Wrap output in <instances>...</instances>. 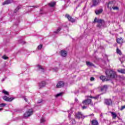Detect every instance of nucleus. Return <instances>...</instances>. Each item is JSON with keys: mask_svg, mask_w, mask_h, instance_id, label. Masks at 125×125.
<instances>
[{"mask_svg": "<svg viewBox=\"0 0 125 125\" xmlns=\"http://www.w3.org/2000/svg\"><path fill=\"white\" fill-rule=\"evenodd\" d=\"M2 93H4V94H6V95H8L9 94L8 92L6 91L5 90H3Z\"/></svg>", "mask_w": 125, "mask_h": 125, "instance_id": "28", "label": "nucleus"}, {"mask_svg": "<svg viewBox=\"0 0 125 125\" xmlns=\"http://www.w3.org/2000/svg\"><path fill=\"white\" fill-rule=\"evenodd\" d=\"M42 100H41L40 101H38V103L40 104L42 103Z\"/></svg>", "mask_w": 125, "mask_h": 125, "instance_id": "42", "label": "nucleus"}, {"mask_svg": "<svg viewBox=\"0 0 125 125\" xmlns=\"http://www.w3.org/2000/svg\"><path fill=\"white\" fill-rule=\"evenodd\" d=\"M112 116V119H113L114 120H115L116 119V118H117V117H118V116L117 115V114L115 112H110Z\"/></svg>", "mask_w": 125, "mask_h": 125, "instance_id": "14", "label": "nucleus"}, {"mask_svg": "<svg viewBox=\"0 0 125 125\" xmlns=\"http://www.w3.org/2000/svg\"><path fill=\"white\" fill-rule=\"evenodd\" d=\"M120 61H121V63H123V61H125V57H123L122 58L119 59Z\"/></svg>", "mask_w": 125, "mask_h": 125, "instance_id": "26", "label": "nucleus"}, {"mask_svg": "<svg viewBox=\"0 0 125 125\" xmlns=\"http://www.w3.org/2000/svg\"><path fill=\"white\" fill-rule=\"evenodd\" d=\"M3 99L5 101H7L8 102H11V101H12V100H13L14 99V98H9V97H7L6 96H4L3 97Z\"/></svg>", "mask_w": 125, "mask_h": 125, "instance_id": "6", "label": "nucleus"}, {"mask_svg": "<svg viewBox=\"0 0 125 125\" xmlns=\"http://www.w3.org/2000/svg\"><path fill=\"white\" fill-rule=\"evenodd\" d=\"M65 18H67V19H68V21H70V22H72V23L76 22V20L74 19L68 14H66V15H65Z\"/></svg>", "mask_w": 125, "mask_h": 125, "instance_id": "5", "label": "nucleus"}, {"mask_svg": "<svg viewBox=\"0 0 125 125\" xmlns=\"http://www.w3.org/2000/svg\"><path fill=\"white\" fill-rule=\"evenodd\" d=\"M2 58H3V59H4V60H6V59H7L8 58V57H7L5 56H3L2 57Z\"/></svg>", "mask_w": 125, "mask_h": 125, "instance_id": "33", "label": "nucleus"}, {"mask_svg": "<svg viewBox=\"0 0 125 125\" xmlns=\"http://www.w3.org/2000/svg\"><path fill=\"white\" fill-rule=\"evenodd\" d=\"M33 113L34 111L33 110V109H29L24 113L23 117L24 118H29V117L32 116Z\"/></svg>", "mask_w": 125, "mask_h": 125, "instance_id": "3", "label": "nucleus"}, {"mask_svg": "<svg viewBox=\"0 0 125 125\" xmlns=\"http://www.w3.org/2000/svg\"><path fill=\"white\" fill-rule=\"evenodd\" d=\"M68 0V1H69V0Z\"/></svg>", "mask_w": 125, "mask_h": 125, "instance_id": "51", "label": "nucleus"}, {"mask_svg": "<svg viewBox=\"0 0 125 125\" xmlns=\"http://www.w3.org/2000/svg\"><path fill=\"white\" fill-rule=\"evenodd\" d=\"M117 42L118 43H123V39L122 38H119L117 39Z\"/></svg>", "mask_w": 125, "mask_h": 125, "instance_id": "20", "label": "nucleus"}, {"mask_svg": "<svg viewBox=\"0 0 125 125\" xmlns=\"http://www.w3.org/2000/svg\"><path fill=\"white\" fill-rule=\"evenodd\" d=\"M105 74L106 75V78L104 76H101L100 78V79L103 82H105L107 81H110L111 79H115L117 77L116 74V72L113 71L112 70H107L105 71Z\"/></svg>", "mask_w": 125, "mask_h": 125, "instance_id": "1", "label": "nucleus"}, {"mask_svg": "<svg viewBox=\"0 0 125 125\" xmlns=\"http://www.w3.org/2000/svg\"><path fill=\"white\" fill-rule=\"evenodd\" d=\"M9 3H11L10 0H6L2 3V5H5V4H9Z\"/></svg>", "mask_w": 125, "mask_h": 125, "instance_id": "16", "label": "nucleus"}, {"mask_svg": "<svg viewBox=\"0 0 125 125\" xmlns=\"http://www.w3.org/2000/svg\"><path fill=\"white\" fill-rule=\"evenodd\" d=\"M107 86L106 85H104L101 88V90L102 91H103V90H107Z\"/></svg>", "mask_w": 125, "mask_h": 125, "instance_id": "17", "label": "nucleus"}, {"mask_svg": "<svg viewBox=\"0 0 125 125\" xmlns=\"http://www.w3.org/2000/svg\"><path fill=\"white\" fill-rule=\"evenodd\" d=\"M42 44L39 45L38 47V49H42Z\"/></svg>", "mask_w": 125, "mask_h": 125, "instance_id": "32", "label": "nucleus"}, {"mask_svg": "<svg viewBox=\"0 0 125 125\" xmlns=\"http://www.w3.org/2000/svg\"><path fill=\"white\" fill-rule=\"evenodd\" d=\"M117 53L119 54V55H122V52H121V50L119 49V48L117 49Z\"/></svg>", "mask_w": 125, "mask_h": 125, "instance_id": "27", "label": "nucleus"}, {"mask_svg": "<svg viewBox=\"0 0 125 125\" xmlns=\"http://www.w3.org/2000/svg\"><path fill=\"white\" fill-rule=\"evenodd\" d=\"M32 7H34V8H37V7H38V6H32Z\"/></svg>", "mask_w": 125, "mask_h": 125, "instance_id": "44", "label": "nucleus"}, {"mask_svg": "<svg viewBox=\"0 0 125 125\" xmlns=\"http://www.w3.org/2000/svg\"><path fill=\"white\" fill-rule=\"evenodd\" d=\"M45 119L43 117H42L40 120V123L41 124H43V123H45Z\"/></svg>", "mask_w": 125, "mask_h": 125, "instance_id": "22", "label": "nucleus"}, {"mask_svg": "<svg viewBox=\"0 0 125 125\" xmlns=\"http://www.w3.org/2000/svg\"><path fill=\"white\" fill-rule=\"evenodd\" d=\"M82 104H83V105H89V104H91V99H87L83 101Z\"/></svg>", "mask_w": 125, "mask_h": 125, "instance_id": "7", "label": "nucleus"}, {"mask_svg": "<svg viewBox=\"0 0 125 125\" xmlns=\"http://www.w3.org/2000/svg\"><path fill=\"white\" fill-rule=\"evenodd\" d=\"M63 85H64V83H63Z\"/></svg>", "mask_w": 125, "mask_h": 125, "instance_id": "50", "label": "nucleus"}, {"mask_svg": "<svg viewBox=\"0 0 125 125\" xmlns=\"http://www.w3.org/2000/svg\"><path fill=\"white\" fill-rule=\"evenodd\" d=\"M91 124L92 125H98V122L96 120H94L91 121Z\"/></svg>", "mask_w": 125, "mask_h": 125, "instance_id": "18", "label": "nucleus"}, {"mask_svg": "<svg viewBox=\"0 0 125 125\" xmlns=\"http://www.w3.org/2000/svg\"><path fill=\"white\" fill-rule=\"evenodd\" d=\"M75 118L76 119H78V120H80V119H84V116L83 114L82 113V112H78L75 114Z\"/></svg>", "mask_w": 125, "mask_h": 125, "instance_id": "4", "label": "nucleus"}, {"mask_svg": "<svg viewBox=\"0 0 125 125\" xmlns=\"http://www.w3.org/2000/svg\"><path fill=\"white\" fill-rule=\"evenodd\" d=\"M60 31H61V28L59 27V28L57 29V30H56V31H55L54 32V33H55V34H58V33H59Z\"/></svg>", "mask_w": 125, "mask_h": 125, "instance_id": "24", "label": "nucleus"}, {"mask_svg": "<svg viewBox=\"0 0 125 125\" xmlns=\"http://www.w3.org/2000/svg\"><path fill=\"white\" fill-rule=\"evenodd\" d=\"M70 117H71V115L69 114L68 117L70 118Z\"/></svg>", "mask_w": 125, "mask_h": 125, "instance_id": "46", "label": "nucleus"}, {"mask_svg": "<svg viewBox=\"0 0 125 125\" xmlns=\"http://www.w3.org/2000/svg\"><path fill=\"white\" fill-rule=\"evenodd\" d=\"M86 64L87 65V66H88V67H93V66H94V64H93V63L89 62H86Z\"/></svg>", "mask_w": 125, "mask_h": 125, "instance_id": "15", "label": "nucleus"}, {"mask_svg": "<svg viewBox=\"0 0 125 125\" xmlns=\"http://www.w3.org/2000/svg\"><path fill=\"white\" fill-rule=\"evenodd\" d=\"M0 111H2V108H0Z\"/></svg>", "mask_w": 125, "mask_h": 125, "instance_id": "48", "label": "nucleus"}, {"mask_svg": "<svg viewBox=\"0 0 125 125\" xmlns=\"http://www.w3.org/2000/svg\"><path fill=\"white\" fill-rule=\"evenodd\" d=\"M111 3H113V1H110V2H109L108 5H109V4H111Z\"/></svg>", "mask_w": 125, "mask_h": 125, "instance_id": "43", "label": "nucleus"}, {"mask_svg": "<svg viewBox=\"0 0 125 125\" xmlns=\"http://www.w3.org/2000/svg\"><path fill=\"white\" fill-rule=\"evenodd\" d=\"M48 5L50 7H54V6H55L56 5V2H50L48 4Z\"/></svg>", "mask_w": 125, "mask_h": 125, "instance_id": "13", "label": "nucleus"}, {"mask_svg": "<svg viewBox=\"0 0 125 125\" xmlns=\"http://www.w3.org/2000/svg\"><path fill=\"white\" fill-rule=\"evenodd\" d=\"M103 11V9H99V10H96L95 11V13H96V15H99V14L102 13Z\"/></svg>", "mask_w": 125, "mask_h": 125, "instance_id": "12", "label": "nucleus"}, {"mask_svg": "<svg viewBox=\"0 0 125 125\" xmlns=\"http://www.w3.org/2000/svg\"><path fill=\"white\" fill-rule=\"evenodd\" d=\"M112 100L111 99H105L104 100V104H106V105H107L108 106H109L110 105H112Z\"/></svg>", "mask_w": 125, "mask_h": 125, "instance_id": "9", "label": "nucleus"}, {"mask_svg": "<svg viewBox=\"0 0 125 125\" xmlns=\"http://www.w3.org/2000/svg\"><path fill=\"white\" fill-rule=\"evenodd\" d=\"M67 51L63 50V57H66V56H67Z\"/></svg>", "mask_w": 125, "mask_h": 125, "instance_id": "25", "label": "nucleus"}, {"mask_svg": "<svg viewBox=\"0 0 125 125\" xmlns=\"http://www.w3.org/2000/svg\"><path fill=\"white\" fill-rule=\"evenodd\" d=\"M118 72L121 73V74H125V69H118Z\"/></svg>", "mask_w": 125, "mask_h": 125, "instance_id": "21", "label": "nucleus"}, {"mask_svg": "<svg viewBox=\"0 0 125 125\" xmlns=\"http://www.w3.org/2000/svg\"><path fill=\"white\" fill-rule=\"evenodd\" d=\"M23 42V44L25 43V42Z\"/></svg>", "mask_w": 125, "mask_h": 125, "instance_id": "49", "label": "nucleus"}, {"mask_svg": "<svg viewBox=\"0 0 125 125\" xmlns=\"http://www.w3.org/2000/svg\"><path fill=\"white\" fill-rule=\"evenodd\" d=\"M38 67L39 69H41V70H42V72H43V68H42V66L38 65Z\"/></svg>", "mask_w": 125, "mask_h": 125, "instance_id": "31", "label": "nucleus"}, {"mask_svg": "<svg viewBox=\"0 0 125 125\" xmlns=\"http://www.w3.org/2000/svg\"><path fill=\"white\" fill-rule=\"evenodd\" d=\"M58 69L57 68H53V72H57Z\"/></svg>", "mask_w": 125, "mask_h": 125, "instance_id": "34", "label": "nucleus"}, {"mask_svg": "<svg viewBox=\"0 0 125 125\" xmlns=\"http://www.w3.org/2000/svg\"><path fill=\"white\" fill-rule=\"evenodd\" d=\"M45 82L44 81H42L40 83H39V87L40 88H42V87H44L45 86Z\"/></svg>", "mask_w": 125, "mask_h": 125, "instance_id": "11", "label": "nucleus"}, {"mask_svg": "<svg viewBox=\"0 0 125 125\" xmlns=\"http://www.w3.org/2000/svg\"><path fill=\"white\" fill-rule=\"evenodd\" d=\"M82 109H83H83H86V106H83V107H82Z\"/></svg>", "mask_w": 125, "mask_h": 125, "instance_id": "41", "label": "nucleus"}, {"mask_svg": "<svg viewBox=\"0 0 125 125\" xmlns=\"http://www.w3.org/2000/svg\"><path fill=\"white\" fill-rule=\"evenodd\" d=\"M3 81H4V79H3L2 80V82H3Z\"/></svg>", "mask_w": 125, "mask_h": 125, "instance_id": "47", "label": "nucleus"}, {"mask_svg": "<svg viewBox=\"0 0 125 125\" xmlns=\"http://www.w3.org/2000/svg\"><path fill=\"white\" fill-rule=\"evenodd\" d=\"M112 9L114 10H119V7L115 6V7H112Z\"/></svg>", "mask_w": 125, "mask_h": 125, "instance_id": "30", "label": "nucleus"}, {"mask_svg": "<svg viewBox=\"0 0 125 125\" xmlns=\"http://www.w3.org/2000/svg\"><path fill=\"white\" fill-rule=\"evenodd\" d=\"M20 8H21V6H18L16 9L14 10V13H16V12H17V11H18L19 10V9H20Z\"/></svg>", "mask_w": 125, "mask_h": 125, "instance_id": "23", "label": "nucleus"}, {"mask_svg": "<svg viewBox=\"0 0 125 125\" xmlns=\"http://www.w3.org/2000/svg\"><path fill=\"white\" fill-rule=\"evenodd\" d=\"M24 101H25V102H28V99H27V98H26V97H24Z\"/></svg>", "mask_w": 125, "mask_h": 125, "instance_id": "40", "label": "nucleus"}, {"mask_svg": "<svg viewBox=\"0 0 125 125\" xmlns=\"http://www.w3.org/2000/svg\"><path fill=\"white\" fill-rule=\"evenodd\" d=\"M94 22H97L98 23V24L97 25V27L98 28H101L102 26L103 27H105V21L104 20H102V19H99L97 20V18H95L94 21Z\"/></svg>", "mask_w": 125, "mask_h": 125, "instance_id": "2", "label": "nucleus"}, {"mask_svg": "<svg viewBox=\"0 0 125 125\" xmlns=\"http://www.w3.org/2000/svg\"><path fill=\"white\" fill-rule=\"evenodd\" d=\"M61 56H63V50L61 51Z\"/></svg>", "mask_w": 125, "mask_h": 125, "instance_id": "39", "label": "nucleus"}, {"mask_svg": "<svg viewBox=\"0 0 125 125\" xmlns=\"http://www.w3.org/2000/svg\"><path fill=\"white\" fill-rule=\"evenodd\" d=\"M98 96H96V97H90V98H94V99H97L98 98Z\"/></svg>", "mask_w": 125, "mask_h": 125, "instance_id": "37", "label": "nucleus"}, {"mask_svg": "<svg viewBox=\"0 0 125 125\" xmlns=\"http://www.w3.org/2000/svg\"><path fill=\"white\" fill-rule=\"evenodd\" d=\"M100 1H101V0H92L93 4L92 6H96L97 5H98L100 3Z\"/></svg>", "mask_w": 125, "mask_h": 125, "instance_id": "8", "label": "nucleus"}, {"mask_svg": "<svg viewBox=\"0 0 125 125\" xmlns=\"http://www.w3.org/2000/svg\"><path fill=\"white\" fill-rule=\"evenodd\" d=\"M6 105V104L2 103L0 104V107H4Z\"/></svg>", "mask_w": 125, "mask_h": 125, "instance_id": "29", "label": "nucleus"}, {"mask_svg": "<svg viewBox=\"0 0 125 125\" xmlns=\"http://www.w3.org/2000/svg\"><path fill=\"white\" fill-rule=\"evenodd\" d=\"M71 122H72V124L73 125L76 124V121L74 120V119H72V120H71Z\"/></svg>", "mask_w": 125, "mask_h": 125, "instance_id": "35", "label": "nucleus"}, {"mask_svg": "<svg viewBox=\"0 0 125 125\" xmlns=\"http://www.w3.org/2000/svg\"><path fill=\"white\" fill-rule=\"evenodd\" d=\"M124 109H125V105L122 106L120 109V110L121 111H123V110H124Z\"/></svg>", "mask_w": 125, "mask_h": 125, "instance_id": "36", "label": "nucleus"}, {"mask_svg": "<svg viewBox=\"0 0 125 125\" xmlns=\"http://www.w3.org/2000/svg\"><path fill=\"white\" fill-rule=\"evenodd\" d=\"M62 85H63V82L60 81L58 82V83L57 84L56 87H57V88H59L60 87H62Z\"/></svg>", "mask_w": 125, "mask_h": 125, "instance_id": "10", "label": "nucleus"}, {"mask_svg": "<svg viewBox=\"0 0 125 125\" xmlns=\"http://www.w3.org/2000/svg\"><path fill=\"white\" fill-rule=\"evenodd\" d=\"M90 81L91 82H93V81H94V77H91Z\"/></svg>", "mask_w": 125, "mask_h": 125, "instance_id": "38", "label": "nucleus"}, {"mask_svg": "<svg viewBox=\"0 0 125 125\" xmlns=\"http://www.w3.org/2000/svg\"><path fill=\"white\" fill-rule=\"evenodd\" d=\"M75 101H76V102H77V103L79 102V101H78V99H75Z\"/></svg>", "mask_w": 125, "mask_h": 125, "instance_id": "45", "label": "nucleus"}, {"mask_svg": "<svg viewBox=\"0 0 125 125\" xmlns=\"http://www.w3.org/2000/svg\"><path fill=\"white\" fill-rule=\"evenodd\" d=\"M62 95H63V92H61L55 95V97H56V98H57L58 97H61Z\"/></svg>", "mask_w": 125, "mask_h": 125, "instance_id": "19", "label": "nucleus"}]
</instances>
